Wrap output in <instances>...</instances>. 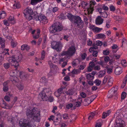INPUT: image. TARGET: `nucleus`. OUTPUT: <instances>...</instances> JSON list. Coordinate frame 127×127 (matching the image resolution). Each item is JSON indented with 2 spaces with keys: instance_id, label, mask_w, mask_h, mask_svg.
I'll list each match as a JSON object with an SVG mask.
<instances>
[{
  "instance_id": "obj_46",
  "label": "nucleus",
  "mask_w": 127,
  "mask_h": 127,
  "mask_svg": "<svg viewBox=\"0 0 127 127\" xmlns=\"http://www.w3.org/2000/svg\"><path fill=\"white\" fill-rule=\"evenodd\" d=\"M17 87L18 89L20 90H22L23 89V85L21 84H19L17 86Z\"/></svg>"
},
{
  "instance_id": "obj_48",
  "label": "nucleus",
  "mask_w": 127,
  "mask_h": 127,
  "mask_svg": "<svg viewBox=\"0 0 127 127\" xmlns=\"http://www.w3.org/2000/svg\"><path fill=\"white\" fill-rule=\"evenodd\" d=\"M3 66L5 69H7L9 67L10 64L8 63H4L3 64Z\"/></svg>"
},
{
  "instance_id": "obj_1",
  "label": "nucleus",
  "mask_w": 127,
  "mask_h": 127,
  "mask_svg": "<svg viewBox=\"0 0 127 127\" xmlns=\"http://www.w3.org/2000/svg\"><path fill=\"white\" fill-rule=\"evenodd\" d=\"M26 114L28 118H32L35 121H39L40 112L37 108L27 109L26 111Z\"/></svg>"
},
{
  "instance_id": "obj_45",
  "label": "nucleus",
  "mask_w": 127,
  "mask_h": 127,
  "mask_svg": "<svg viewBox=\"0 0 127 127\" xmlns=\"http://www.w3.org/2000/svg\"><path fill=\"white\" fill-rule=\"evenodd\" d=\"M79 70L76 69H74L72 71V73L74 74H77L79 73Z\"/></svg>"
},
{
  "instance_id": "obj_52",
  "label": "nucleus",
  "mask_w": 127,
  "mask_h": 127,
  "mask_svg": "<svg viewBox=\"0 0 127 127\" xmlns=\"http://www.w3.org/2000/svg\"><path fill=\"white\" fill-rule=\"evenodd\" d=\"M94 69L95 70H99L100 69V66L99 65H96L94 67Z\"/></svg>"
},
{
  "instance_id": "obj_7",
  "label": "nucleus",
  "mask_w": 127,
  "mask_h": 127,
  "mask_svg": "<svg viewBox=\"0 0 127 127\" xmlns=\"http://www.w3.org/2000/svg\"><path fill=\"white\" fill-rule=\"evenodd\" d=\"M24 16L27 19L30 21L32 19V17L31 15L33 14V12L32 10L30 8L28 7L26 8L23 12Z\"/></svg>"
},
{
  "instance_id": "obj_29",
  "label": "nucleus",
  "mask_w": 127,
  "mask_h": 127,
  "mask_svg": "<svg viewBox=\"0 0 127 127\" xmlns=\"http://www.w3.org/2000/svg\"><path fill=\"white\" fill-rule=\"evenodd\" d=\"M20 7L21 6L19 2H18L15 3L13 5V8L14 9H18L20 8Z\"/></svg>"
},
{
  "instance_id": "obj_54",
  "label": "nucleus",
  "mask_w": 127,
  "mask_h": 127,
  "mask_svg": "<svg viewBox=\"0 0 127 127\" xmlns=\"http://www.w3.org/2000/svg\"><path fill=\"white\" fill-rule=\"evenodd\" d=\"M86 65L85 64L83 65H81L79 67V68L80 70H83L86 67Z\"/></svg>"
},
{
  "instance_id": "obj_19",
  "label": "nucleus",
  "mask_w": 127,
  "mask_h": 127,
  "mask_svg": "<svg viewBox=\"0 0 127 127\" xmlns=\"http://www.w3.org/2000/svg\"><path fill=\"white\" fill-rule=\"evenodd\" d=\"M113 79L110 76L108 77L107 83L108 85L109 86H111L113 84Z\"/></svg>"
},
{
  "instance_id": "obj_63",
  "label": "nucleus",
  "mask_w": 127,
  "mask_h": 127,
  "mask_svg": "<svg viewBox=\"0 0 127 127\" xmlns=\"http://www.w3.org/2000/svg\"><path fill=\"white\" fill-rule=\"evenodd\" d=\"M63 119L64 120L68 119V118L67 114H63Z\"/></svg>"
},
{
  "instance_id": "obj_17",
  "label": "nucleus",
  "mask_w": 127,
  "mask_h": 127,
  "mask_svg": "<svg viewBox=\"0 0 127 127\" xmlns=\"http://www.w3.org/2000/svg\"><path fill=\"white\" fill-rule=\"evenodd\" d=\"M13 105L10 107H9L6 103L4 102V100H3V103L1 104V107L5 109L11 108Z\"/></svg>"
},
{
  "instance_id": "obj_38",
  "label": "nucleus",
  "mask_w": 127,
  "mask_h": 127,
  "mask_svg": "<svg viewBox=\"0 0 127 127\" xmlns=\"http://www.w3.org/2000/svg\"><path fill=\"white\" fill-rule=\"evenodd\" d=\"M45 55V52L43 50L42 51L41 53V57L40 59V60H42L44 58Z\"/></svg>"
},
{
  "instance_id": "obj_60",
  "label": "nucleus",
  "mask_w": 127,
  "mask_h": 127,
  "mask_svg": "<svg viewBox=\"0 0 127 127\" xmlns=\"http://www.w3.org/2000/svg\"><path fill=\"white\" fill-rule=\"evenodd\" d=\"M80 95L82 98H85L86 96V94L84 92H82L80 94Z\"/></svg>"
},
{
  "instance_id": "obj_61",
  "label": "nucleus",
  "mask_w": 127,
  "mask_h": 127,
  "mask_svg": "<svg viewBox=\"0 0 127 127\" xmlns=\"http://www.w3.org/2000/svg\"><path fill=\"white\" fill-rule=\"evenodd\" d=\"M114 18L115 19L118 21H121L122 19L121 17L117 16H115Z\"/></svg>"
},
{
  "instance_id": "obj_15",
  "label": "nucleus",
  "mask_w": 127,
  "mask_h": 127,
  "mask_svg": "<svg viewBox=\"0 0 127 127\" xmlns=\"http://www.w3.org/2000/svg\"><path fill=\"white\" fill-rule=\"evenodd\" d=\"M3 87L2 88L3 91L4 92H7L9 89L8 85V83L7 82H5L3 84Z\"/></svg>"
},
{
  "instance_id": "obj_4",
  "label": "nucleus",
  "mask_w": 127,
  "mask_h": 127,
  "mask_svg": "<svg viewBox=\"0 0 127 127\" xmlns=\"http://www.w3.org/2000/svg\"><path fill=\"white\" fill-rule=\"evenodd\" d=\"M22 59V56L21 55H16L10 57L8 60V62L11 65L14 66L16 69H17L19 65L18 63L20 62Z\"/></svg>"
},
{
  "instance_id": "obj_40",
  "label": "nucleus",
  "mask_w": 127,
  "mask_h": 127,
  "mask_svg": "<svg viewBox=\"0 0 127 127\" xmlns=\"http://www.w3.org/2000/svg\"><path fill=\"white\" fill-rule=\"evenodd\" d=\"M6 16L5 12L4 11H2L0 13V17L1 18H3Z\"/></svg>"
},
{
  "instance_id": "obj_64",
  "label": "nucleus",
  "mask_w": 127,
  "mask_h": 127,
  "mask_svg": "<svg viewBox=\"0 0 127 127\" xmlns=\"http://www.w3.org/2000/svg\"><path fill=\"white\" fill-rule=\"evenodd\" d=\"M48 21V20L47 19L46 17L43 20V21L41 22L45 24L47 23Z\"/></svg>"
},
{
  "instance_id": "obj_47",
  "label": "nucleus",
  "mask_w": 127,
  "mask_h": 127,
  "mask_svg": "<svg viewBox=\"0 0 127 127\" xmlns=\"http://www.w3.org/2000/svg\"><path fill=\"white\" fill-rule=\"evenodd\" d=\"M87 4V3L85 2L84 1H83L82 2L81 5L83 8H84Z\"/></svg>"
},
{
  "instance_id": "obj_28",
  "label": "nucleus",
  "mask_w": 127,
  "mask_h": 127,
  "mask_svg": "<svg viewBox=\"0 0 127 127\" xmlns=\"http://www.w3.org/2000/svg\"><path fill=\"white\" fill-rule=\"evenodd\" d=\"M102 29V28H100L97 27H95L93 30V31L95 33H98L100 32Z\"/></svg>"
},
{
  "instance_id": "obj_44",
  "label": "nucleus",
  "mask_w": 127,
  "mask_h": 127,
  "mask_svg": "<svg viewBox=\"0 0 127 127\" xmlns=\"http://www.w3.org/2000/svg\"><path fill=\"white\" fill-rule=\"evenodd\" d=\"M109 8L110 10L112 11H114L116 10L115 7L113 5H110L109 7Z\"/></svg>"
},
{
  "instance_id": "obj_50",
  "label": "nucleus",
  "mask_w": 127,
  "mask_h": 127,
  "mask_svg": "<svg viewBox=\"0 0 127 127\" xmlns=\"http://www.w3.org/2000/svg\"><path fill=\"white\" fill-rule=\"evenodd\" d=\"M102 45V42L100 41L97 40L96 41V45L97 46H101Z\"/></svg>"
},
{
  "instance_id": "obj_39",
  "label": "nucleus",
  "mask_w": 127,
  "mask_h": 127,
  "mask_svg": "<svg viewBox=\"0 0 127 127\" xmlns=\"http://www.w3.org/2000/svg\"><path fill=\"white\" fill-rule=\"evenodd\" d=\"M113 68V67H112L111 68L107 67V73L109 74L111 73L112 72Z\"/></svg>"
},
{
  "instance_id": "obj_51",
  "label": "nucleus",
  "mask_w": 127,
  "mask_h": 127,
  "mask_svg": "<svg viewBox=\"0 0 127 127\" xmlns=\"http://www.w3.org/2000/svg\"><path fill=\"white\" fill-rule=\"evenodd\" d=\"M9 23L8 20H5L3 21L4 24L7 26H8L9 25Z\"/></svg>"
},
{
  "instance_id": "obj_59",
  "label": "nucleus",
  "mask_w": 127,
  "mask_h": 127,
  "mask_svg": "<svg viewBox=\"0 0 127 127\" xmlns=\"http://www.w3.org/2000/svg\"><path fill=\"white\" fill-rule=\"evenodd\" d=\"M95 116V114L94 113H91L90 115L89 116L88 118V119L89 120L92 119Z\"/></svg>"
},
{
  "instance_id": "obj_58",
  "label": "nucleus",
  "mask_w": 127,
  "mask_h": 127,
  "mask_svg": "<svg viewBox=\"0 0 127 127\" xmlns=\"http://www.w3.org/2000/svg\"><path fill=\"white\" fill-rule=\"evenodd\" d=\"M73 106V104L72 103L68 104L67 105L66 107L68 109H69L72 108Z\"/></svg>"
},
{
  "instance_id": "obj_43",
  "label": "nucleus",
  "mask_w": 127,
  "mask_h": 127,
  "mask_svg": "<svg viewBox=\"0 0 127 127\" xmlns=\"http://www.w3.org/2000/svg\"><path fill=\"white\" fill-rule=\"evenodd\" d=\"M101 16L104 18H107L108 16L107 14L105 12H102V13H101Z\"/></svg>"
},
{
  "instance_id": "obj_26",
  "label": "nucleus",
  "mask_w": 127,
  "mask_h": 127,
  "mask_svg": "<svg viewBox=\"0 0 127 127\" xmlns=\"http://www.w3.org/2000/svg\"><path fill=\"white\" fill-rule=\"evenodd\" d=\"M66 93L67 95H71L74 94V92L73 90L71 89L67 91L66 92Z\"/></svg>"
},
{
  "instance_id": "obj_55",
  "label": "nucleus",
  "mask_w": 127,
  "mask_h": 127,
  "mask_svg": "<svg viewBox=\"0 0 127 127\" xmlns=\"http://www.w3.org/2000/svg\"><path fill=\"white\" fill-rule=\"evenodd\" d=\"M98 52L97 51H94L93 53V56L94 57H97L98 55Z\"/></svg>"
},
{
  "instance_id": "obj_25",
  "label": "nucleus",
  "mask_w": 127,
  "mask_h": 127,
  "mask_svg": "<svg viewBox=\"0 0 127 127\" xmlns=\"http://www.w3.org/2000/svg\"><path fill=\"white\" fill-rule=\"evenodd\" d=\"M8 21L10 23L12 24H14L15 22L14 17L13 16H10L8 18Z\"/></svg>"
},
{
  "instance_id": "obj_14",
  "label": "nucleus",
  "mask_w": 127,
  "mask_h": 127,
  "mask_svg": "<svg viewBox=\"0 0 127 127\" xmlns=\"http://www.w3.org/2000/svg\"><path fill=\"white\" fill-rule=\"evenodd\" d=\"M117 90L115 89V88H113L109 91V94H112L111 95H108V98H111L112 97L113 94H115L116 93Z\"/></svg>"
},
{
  "instance_id": "obj_41",
  "label": "nucleus",
  "mask_w": 127,
  "mask_h": 127,
  "mask_svg": "<svg viewBox=\"0 0 127 127\" xmlns=\"http://www.w3.org/2000/svg\"><path fill=\"white\" fill-rule=\"evenodd\" d=\"M87 56V54L85 53H84L81 55V59L82 60H84Z\"/></svg>"
},
{
  "instance_id": "obj_5",
  "label": "nucleus",
  "mask_w": 127,
  "mask_h": 127,
  "mask_svg": "<svg viewBox=\"0 0 127 127\" xmlns=\"http://www.w3.org/2000/svg\"><path fill=\"white\" fill-rule=\"evenodd\" d=\"M63 30L62 27L59 24L56 22L53 24L50 27L49 31L50 33H54L56 32H58Z\"/></svg>"
},
{
  "instance_id": "obj_2",
  "label": "nucleus",
  "mask_w": 127,
  "mask_h": 127,
  "mask_svg": "<svg viewBox=\"0 0 127 127\" xmlns=\"http://www.w3.org/2000/svg\"><path fill=\"white\" fill-rule=\"evenodd\" d=\"M52 94L51 89L49 88L43 89L39 93V96L41 97L43 101L48 100L51 102L53 101L54 100L53 97L51 96Z\"/></svg>"
},
{
  "instance_id": "obj_16",
  "label": "nucleus",
  "mask_w": 127,
  "mask_h": 127,
  "mask_svg": "<svg viewBox=\"0 0 127 127\" xmlns=\"http://www.w3.org/2000/svg\"><path fill=\"white\" fill-rule=\"evenodd\" d=\"M122 72V69L120 67H118L116 68L115 70V73L116 75H119Z\"/></svg>"
},
{
  "instance_id": "obj_62",
  "label": "nucleus",
  "mask_w": 127,
  "mask_h": 127,
  "mask_svg": "<svg viewBox=\"0 0 127 127\" xmlns=\"http://www.w3.org/2000/svg\"><path fill=\"white\" fill-rule=\"evenodd\" d=\"M108 81V77L105 76L104 77V79L102 83L103 84H105Z\"/></svg>"
},
{
  "instance_id": "obj_42",
  "label": "nucleus",
  "mask_w": 127,
  "mask_h": 127,
  "mask_svg": "<svg viewBox=\"0 0 127 127\" xmlns=\"http://www.w3.org/2000/svg\"><path fill=\"white\" fill-rule=\"evenodd\" d=\"M126 95L127 94L125 92H122L121 96V99H124L126 97Z\"/></svg>"
},
{
  "instance_id": "obj_27",
  "label": "nucleus",
  "mask_w": 127,
  "mask_h": 127,
  "mask_svg": "<svg viewBox=\"0 0 127 127\" xmlns=\"http://www.w3.org/2000/svg\"><path fill=\"white\" fill-rule=\"evenodd\" d=\"M97 37L98 38H105V35L103 33H100L96 35Z\"/></svg>"
},
{
  "instance_id": "obj_11",
  "label": "nucleus",
  "mask_w": 127,
  "mask_h": 127,
  "mask_svg": "<svg viewBox=\"0 0 127 127\" xmlns=\"http://www.w3.org/2000/svg\"><path fill=\"white\" fill-rule=\"evenodd\" d=\"M103 21V19L100 16H98L96 19L95 23L97 25H100L102 23Z\"/></svg>"
},
{
  "instance_id": "obj_23",
  "label": "nucleus",
  "mask_w": 127,
  "mask_h": 127,
  "mask_svg": "<svg viewBox=\"0 0 127 127\" xmlns=\"http://www.w3.org/2000/svg\"><path fill=\"white\" fill-rule=\"evenodd\" d=\"M105 71L104 70H101L98 73V77L100 78L104 76L105 74Z\"/></svg>"
},
{
  "instance_id": "obj_20",
  "label": "nucleus",
  "mask_w": 127,
  "mask_h": 127,
  "mask_svg": "<svg viewBox=\"0 0 127 127\" xmlns=\"http://www.w3.org/2000/svg\"><path fill=\"white\" fill-rule=\"evenodd\" d=\"M122 44L121 47L127 48V41L126 39L124 38H123L122 39Z\"/></svg>"
},
{
  "instance_id": "obj_31",
  "label": "nucleus",
  "mask_w": 127,
  "mask_h": 127,
  "mask_svg": "<svg viewBox=\"0 0 127 127\" xmlns=\"http://www.w3.org/2000/svg\"><path fill=\"white\" fill-rule=\"evenodd\" d=\"M40 2L39 0H31V4L33 5H35L37 3Z\"/></svg>"
},
{
  "instance_id": "obj_3",
  "label": "nucleus",
  "mask_w": 127,
  "mask_h": 127,
  "mask_svg": "<svg viewBox=\"0 0 127 127\" xmlns=\"http://www.w3.org/2000/svg\"><path fill=\"white\" fill-rule=\"evenodd\" d=\"M67 17L74 25L81 29L83 27L84 23L79 16H73L69 14L67 15Z\"/></svg>"
},
{
  "instance_id": "obj_36",
  "label": "nucleus",
  "mask_w": 127,
  "mask_h": 127,
  "mask_svg": "<svg viewBox=\"0 0 127 127\" xmlns=\"http://www.w3.org/2000/svg\"><path fill=\"white\" fill-rule=\"evenodd\" d=\"M68 57L66 56L64 58H63L61 59H60V62H66V61L67 60V61L68 60Z\"/></svg>"
},
{
  "instance_id": "obj_24",
  "label": "nucleus",
  "mask_w": 127,
  "mask_h": 127,
  "mask_svg": "<svg viewBox=\"0 0 127 127\" xmlns=\"http://www.w3.org/2000/svg\"><path fill=\"white\" fill-rule=\"evenodd\" d=\"M5 41L4 39L0 37V44L1 45V47L2 48H4L5 47Z\"/></svg>"
},
{
  "instance_id": "obj_8",
  "label": "nucleus",
  "mask_w": 127,
  "mask_h": 127,
  "mask_svg": "<svg viewBox=\"0 0 127 127\" xmlns=\"http://www.w3.org/2000/svg\"><path fill=\"white\" fill-rule=\"evenodd\" d=\"M52 48L55 49L57 51H59L62 46V44L60 42L53 41L51 43Z\"/></svg>"
},
{
  "instance_id": "obj_33",
  "label": "nucleus",
  "mask_w": 127,
  "mask_h": 127,
  "mask_svg": "<svg viewBox=\"0 0 127 127\" xmlns=\"http://www.w3.org/2000/svg\"><path fill=\"white\" fill-rule=\"evenodd\" d=\"M40 81L41 83H45L47 82V79L45 77L42 78L40 79Z\"/></svg>"
},
{
  "instance_id": "obj_21",
  "label": "nucleus",
  "mask_w": 127,
  "mask_h": 127,
  "mask_svg": "<svg viewBox=\"0 0 127 127\" xmlns=\"http://www.w3.org/2000/svg\"><path fill=\"white\" fill-rule=\"evenodd\" d=\"M86 78L88 80H92L94 78V76L91 73L86 74Z\"/></svg>"
},
{
  "instance_id": "obj_30",
  "label": "nucleus",
  "mask_w": 127,
  "mask_h": 127,
  "mask_svg": "<svg viewBox=\"0 0 127 127\" xmlns=\"http://www.w3.org/2000/svg\"><path fill=\"white\" fill-rule=\"evenodd\" d=\"M58 56L55 55L54 57H53L52 58V60L53 61H55L54 62L55 63L56 62H57L58 60Z\"/></svg>"
},
{
  "instance_id": "obj_53",
  "label": "nucleus",
  "mask_w": 127,
  "mask_h": 127,
  "mask_svg": "<svg viewBox=\"0 0 127 127\" xmlns=\"http://www.w3.org/2000/svg\"><path fill=\"white\" fill-rule=\"evenodd\" d=\"M64 88H61L58 89L57 93L59 94H61L63 92V90Z\"/></svg>"
},
{
  "instance_id": "obj_18",
  "label": "nucleus",
  "mask_w": 127,
  "mask_h": 127,
  "mask_svg": "<svg viewBox=\"0 0 127 127\" xmlns=\"http://www.w3.org/2000/svg\"><path fill=\"white\" fill-rule=\"evenodd\" d=\"M30 49V46L26 44L23 45L21 47V49L22 50H26L27 51H28Z\"/></svg>"
},
{
  "instance_id": "obj_57",
  "label": "nucleus",
  "mask_w": 127,
  "mask_h": 127,
  "mask_svg": "<svg viewBox=\"0 0 127 127\" xmlns=\"http://www.w3.org/2000/svg\"><path fill=\"white\" fill-rule=\"evenodd\" d=\"M18 79L17 77H15L12 79L11 81L13 83H14L17 82Z\"/></svg>"
},
{
  "instance_id": "obj_35",
  "label": "nucleus",
  "mask_w": 127,
  "mask_h": 127,
  "mask_svg": "<svg viewBox=\"0 0 127 127\" xmlns=\"http://www.w3.org/2000/svg\"><path fill=\"white\" fill-rule=\"evenodd\" d=\"M77 61H79V60L78 59H76L72 62L71 63L73 67H75L78 64L77 63Z\"/></svg>"
},
{
  "instance_id": "obj_32",
  "label": "nucleus",
  "mask_w": 127,
  "mask_h": 127,
  "mask_svg": "<svg viewBox=\"0 0 127 127\" xmlns=\"http://www.w3.org/2000/svg\"><path fill=\"white\" fill-rule=\"evenodd\" d=\"M101 81L98 79H96L94 81V83L96 84V86L100 85L101 83Z\"/></svg>"
},
{
  "instance_id": "obj_34",
  "label": "nucleus",
  "mask_w": 127,
  "mask_h": 127,
  "mask_svg": "<svg viewBox=\"0 0 127 127\" xmlns=\"http://www.w3.org/2000/svg\"><path fill=\"white\" fill-rule=\"evenodd\" d=\"M48 63L51 68H56L57 67V66L53 64L51 61H48Z\"/></svg>"
},
{
  "instance_id": "obj_9",
  "label": "nucleus",
  "mask_w": 127,
  "mask_h": 127,
  "mask_svg": "<svg viewBox=\"0 0 127 127\" xmlns=\"http://www.w3.org/2000/svg\"><path fill=\"white\" fill-rule=\"evenodd\" d=\"M115 123L119 127H125V125L124 121L120 116L117 117Z\"/></svg>"
},
{
  "instance_id": "obj_6",
  "label": "nucleus",
  "mask_w": 127,
  "mask_h": 127,
  "mask_svg": "<svg viewBox=\"0 0 127 127\" xmlns=\"http://www.w3.org/2000/svg\"><path fill=\"white\" fill-rule=\"evenodd\" d=\"M75 52V49L74 46H71L70 47L68 50L66 51H63L61 53L62 56L66 55L68 57H70L74 54Z\"/></svg>"
},
{
  "instance_id": "obj_56",
  "label": "nucleus",
  "mask_w": 127,
  "mask_h": 127,
  "mask_svg": "<svg viewBox=\"0 0 127 127\" xmlns=\"http://www.w3.org/2000/svg\"><path fill=\"white\" fill-rule=\"evenodd\" d=\"M89 65L90 66L92 67L93 68L95 66V63L92 62H91L89 63Z\"/></svg>"
},
{
  "instance_id": "obj_49",
  "label": "nucleus",
  "mask_w": 127,
  "mask_h": 127,
  "mask_svg": "<svg viewBox=\"0 0 127 127\" xmlns=\"http://www.w3.org/2000/svg\"><path fill=\"white\" fill-rule=\"evenodd\" d=\"M70 117L73 121H75L76 119L77 116L75 115H72L70 116Z\"/></svg>"
},
{
  "instance_id": "obj_13",
  "label": "nucleus",
  "mask_w": 127,
  "mask_h": 127,
  "mask_svg": "<svg viewBox=\"0 0 127 127\" xmlns=\"http://www.w3.org/2000/svg\"><path fill=\"white\" fill-rule=\"evenodd\" d=\"M35 125L34 124L33 122H30L27 124H25L22 126V127H35Z\"/></svg>"
},
{
  "instance_id": "obj_10",
  "label": "nucleus",
  "mask_w": 127,
  "mask_h": 127,
  "mask_svg": "<svg viewBox=\"0 0 127 127\" xmlns=\"http://www.w3.org/2000/svg\"><path fill=\"white\" fill-rule=\"evenodd\" d=\"M94 10V8L93 7H90L87 10V13H86L85 14L86 15V17L90 18L91 17V14L92 13Z\"/></svg>"
},
{
  "instance_id": "obj_12",
  "label": "nucleus",
  "mask_w": 127,
  "mask_h": 127,
  "mask_svg": "<svg viewBox=\"0 0 127 127\" xmlns=\"http://www.w3.org/2000/svg\"><path fill=\"white\" fill-rule=\"evenodd\" d=\"M46 16L42 15H35L34 16L35 19L36 21H39L41 22L45 18Z\"/></svg>"
},
{
  "instance_id": "obj_22",
  "label": "nucleus",
  "mask_w": 127,
  "mask_h": 127,
  "mask_svg": "<svg viewBox=\"0 0 127 127\" xmlns=\"http://www.w3.org/2000/svg\"><path fill=\"white\" fill-rule=\"evenodd\" d=\"M79 101H78L75 102L74 104L75 107H78L81 106V103L82 102V99L81 98L79 99Z\"/></svg>"
},
{
  "instance_id": "obj_37",
  "label": "nucleus",
  "mask_w": 127,
  "mask_h": 127,
  "mask_svg": "<svg viewBox=\"0 0 127 127\" xmlns=\"http://www.w3.org/2000/svg\"><path fill=\"white\" fill-rule=\"evenodd\" d=\"M103 54L104 55H108L110 53V52L108 49L104 50L103 52Z\"/></svg>"
}]
</instances>
